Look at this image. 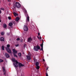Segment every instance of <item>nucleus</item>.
Wrapping results in <instances>:
<instances>
[{
  "label": "nucleus",
  "mask_w": 76,
  "mask_h": 76,
  "mask_svg": "<svg viewBox=\"0 0 76 76\" xmlns=\"http://www.w3.org/2000/svg\"><path fill=\"white\" fill-rule=\"evenodd\" d=\"M43 61H45V59H43Z\"/></svg>",
  "instance_id": "f704fd0d"
},
{
  "label": "nucleus",
  "mask_w": 76,
  "mask_h": 76,
  "mask_svg": "<svg viewBox=\"0 0 76 76\" xmlns=\"http://www.w3.org/2000/svg\"><path fill=\"white\" fill-rule=\"evenodd\" d=\"M40 35V33H38V35L39 36Z\"/></svg>",
  "instance_id": "72a5a7b5"
},
{
  "label": "nucleus",
  "mask_w": 76,
  "mask_h": 76,
  "mask_svg": "<svg viewBox=\"0 0 76 76\" xmlns=\"http://www.w3.org/2000/svg\"><path fill=\"white\" fill-rule=\"evenodd\" d=\"M5 56L6 58H9L10 57V56H9V54L6 53H5Z\"/></svg>",
  "instance_id": "9b49d317"
},
{
  "label": "nucleus",
  "mask_w": 76,
  "mask_h": 76,
  "mask_svg": "<svg viewBox=\"0 0 76 76\" xmlns=\"http://www.w3.org/2000/svg\"><path fill=\"white\" fill-rule=\"evenodd\" d=\"M15 62L16 63L14 64V66L15 68H16V67H18V64L19 63L17 60H15Z\"/></svg>",
  "instance_id": "39448f33"
},
{
  "label": "nucleus",
  "mask_w": 76,
  "mask_h": 76,
  "mask_svg": "<svg viewBox=\"0 0 76 76\" xmlns=\"http://www.w3.org/2000/svg\"><path fill=\"white\" fill-rule=\"evenodd\" d=\"M13 15H14L15 16H18V14L16 13V12H14Z\"/></svg>",
  "instance_id": "6ab92c4d"
},
{
  "label": "nucleus",
  "mask_w": 76,
  "mask_h": 76,
  "mask_svg": "<svg viewBox=\"0 0 76 76\" xmlns=\"http://www.w3.org/2000/svg\"><path fill=\"white\" fill-rule=\"evenodd\" d=\"M37 66V70H38L39 69V66Z\"/></svg>",
  "instance_id": "5701e85b"
},
{
  "label": "nucleus",
  "mask_w": 76,
  "mask_h": 76,
  "mask_svg": "<svg viewBox=\"0 0 76 76\" xmlns=\"http://www.w3.org/2000/svg\"><path fill=\"white\" fill-rule=\"evenodd\" d=\"M1 35H3L4 34V33L3 32H1Z\"/></svg>",
  "instance_id": "a878e982"
},
{
  "label": "nucleus",
  "mask_w": 76,
  "mask_h": 76,
  "mask_svg": "<svg viewBox=\"0 0 76 76\" xmlns=\"http://www.w3.org/2000/svg\"><path fill=\"white\" fill-rule=\"evenodd\" d=\"M3 71L4 72V75H6V69H5V67L3 66L2 67Z\"/></svg>",
  "instance_id": "423d86ee"
},
{
  "label": "nucleus",
  "mask_w": 76,
  "mask_h": 76,
  "mask_svg": "<svg viewBox=\"0 0 76 76\" xmlns=\"http://www.w3.org/2000/svg\"><path fill=\"white\" fill-rule=\"evenodd\" d=\"M43 51V47H42L41 49H40V50L41 51Z\"/></svg>",
  "instance_id": "cd10ccee"
},
{
  "label": "nucleus",
  "mask_w": 76,
  "mask_h": 76,
  "mask_svg": "<svg viewBox=\"0 0 76 76\" xmlns=\"http://www.w3.org/2000/svg\"><path fill=\"white\" fill-rule=\"evenodd\" d=\"M23 54H24V53L23 52Z\"/></svg>",
  "instance_id": "37998d69"
},
{
  "label": "nucleus",
  "mask_w": 76,
  "mask_h": 76,
  "mask_svg": "<svg viewBox=\"0 0 76 76\" xmlns=\"http://www.w3.org/2000/svg\"><path fill=\"white\" fill-rule=\"evenodd\" d=\"M19 17H17L15 19V20L18 22V21H19Z\"/></svg>",
  "instance_id": "4468645a"
},
{
  "label": "nucleus",
  "mask_w": 76,
  "mask_h": 76,
  "mask_svg": "<svg viewBox=\"0 0 76 76\" xmlns=\"http://www.w3.org/2000/svg\"><path fill=\"white\" fill-rule=\"evenodd\" d=\"M9 26H12V25H13V23H10L9 24Z\"/></svg>",
  "instance_id": "a211bd4d"
},
{
  "label": "nucleus",
  "mask_w": 76,
  "mask_h": 76,
  "mask_svg": "<svg viewBox=\"0 0 76 76\" xmlns=\"http://www.w3.org/2000/svg\"><path fill=\"white\" fill-rule=\"evenodd\" d=\"M8 19H9V20H10V19H11V17H8Z\"/></svg>",
  "instance_id": "7c9ffc66"
},
{
  "label": "nucleus",
  "mask_w": 76,
  "mask_h": 76,
  "mask_svg": "<svg viewBox=\"0 0 76 76\" xmlns=\"http://www.w3.org/2000/svg\"><path fill=\"white\" fill-rule=\"evenodd\" d=\"M15 46L16 47H19V44H18L16 45H15Z\"/></svg>",
  "instance_id": "2f4dec72"
},
{
  "label": "nucleus",
  "mask_w": 76,
  "mask_h": 76,
  "mask_svg": "<svg viewBox=\"0 0 76 76\" xmlns=\"http://www.w3.org/2000/svg\"><path fill=\"white\" fill-rule=\"evenodd\" d=\"M35 65L36 66H39V62H37L36 63Z\"/></svg>",
  "instance_id": "f3484780"
},
{
  "label": "nucleus",
  "mask_w": 76,
  "mask_h": 76,
  "mask_svg": "<svg viewBox=\"0 0 76 76\" xmlns=\"http://www.w3.org/2000/svg\"><path fill=\"white\" fill-rule=\"evenodd\" d=\"M7 48H6V49L7 51L9 53H12V51H11V50H10V49L9 48V47H10V45H7Z\"/></svg>",
  "instance_id": "f03ea898"
},
{
  "label": "nucleus",
  "mask_w": 76,
  "mask_h": 76,
  "mask_svg": "<svg viewBox=\"0 0 76 76\" xmlns=\"http://www.w3.org/2000/svg\"><path fill=\"white\" fill-rule=\"evenodd\" d=\"M19 40H20V38H18L17 39V41H19Z\"/></svg>",
  "instance_id": "c85d7f7f"
},
{
  "label": "nucleus",
  "mask_w": 76,
  "mask_h": 76,
  "mask_svg": "<svg viewBox=\"0 0 76 76\" xmlns=\"http://www.w3.org/2000/svg\"><path fill=\"white\" fill-rule=\"evenodd\" d=\"M46 76H48V73H47V72H46Z\"/></svg>",
  "instance_id": "c756f323"
},
{
  "label": "nucleus",
  "mask_w": 76,
  "mask_h": 76,
  "mask_svg": "<svg viewBox=\"0 0 76 76\" xmlns=\"http://www.w3.org/2000/svg\"><path fill=\"white\" fill-rule=\"evenodd\" d=\"M3 27L4 28H6L7 27V25L6 24H3Z\"/></svg>",
  "instance_id": "2eb2a0df"
},
{
  "label": "nucleus",
  "mask_w": 76,
  "mask_h": 76,
  "mask_svg": "<svg viewBox=\"0 0 76 76\" xmlns=\"http://www.w3.org/2000/svg\"><path fill=\"white\" fill-rule=\"evenodd\" d=\"M2 50H4V46L3 45L2 46Z\"/></svg>",
  "instance_id": "412c9836"
},
{
  "label": "nucleus",
  "mask_w": 76,
  "mask_h": 76,
  "mask_svg": "<svg viewBox=\"0 0 76 76\" xmlns=\"http://www.w3.org/2000/svg\"><path fill=\"white\" fill-rule=\"evenodd\" d=\"M23 29L24 31H28V28L26 25H24L23 27Z\"/></svg>",
  "instance_id": "20e7f679"
},
{
  "label": "nucleus",
  "mask_w": 76,
  "mask_h": 76,
  "mask_svg": "<svg viewBox=\"0 0 76 76\" xmlns=\"http://www.w3.org/2000/svg\"><path fill=\"white\" fill-rule=\"evenodd\" d=\"M48 68H47V70H48Z\"/></svg>",
  "instance_id": "ea45409f"
},
{
  "label": "nucleus",
  "mask_w": 76,
  "mask_h": 76,
  "mask_svg": "<svg viewBox=\"0 0 76 76\" xmlns=\"http://www.w3.org/2000/svg\"><path fill=\"white\" fill-rule=\"evenodd\" d=\"M1 19V18H0V23L1 22V20H0Z\"/></svg>",
  "instance_id": "e433bc0d"
},
{
  "label": "nucleus",
  "mask_w": 76,
  "mask_h": 76,
  "mask_svg": "<svg viewBox=\"0 0 76 76\" xmlns=\"http://www.w3.org/2000/svg\"><path fill=\"white\" fill-rule=\"evenodd\" d=\"M27 22H29V17L28 16V15H27Z\"/></svg>",
  "instance_id": "dca6fc26"
},
{
  "label": "nucleus",
  "mask_w": 76,
  "mask_h": 76,
  "mask_svg": "<svg viewBox=\"0 0 76 76\" xmlns=\"http://www.w3.org/2000/svg\"><path fill=\"white\" fill-rule=\"evenodd\" d=\"M43 43H43H44V41H42V43Z\"/></svg>",
  "instance_id": "a19ab883"
},
{
  "label": "nucleus",
  "mask_w": 76,
  "mask_h": 76,
  "mask_svg": "<svg viewBox=\"0 0 76 76\" xmlns=\"http://www.w3.org/2000/svg\"><path fill=\"white\" fill-rule=\"evenodd\" d=\"M24 12H25V15H27V16H28V14H27V11L26 10H24Z\"/></svg>",
  "instance_id": "ddd939ff"
},
{
  "label": "nucleus",
  "mask_w": 76,
  "mask_h": 76,
  "mask_svg": "<svg viewBox=\"0 0 76 76\" xmlns=\"http://www.w3.org/2000/svg\"><path fill=\"white\" fill-rule=\"evenodd\" d=\"M0 13H1V10H0Z\"/></svg>",
  "instance_id": "c9c22d12"
},
{
  "label": "nucleus",
  "mask_w": 76,
  "mask_h": 76,
  "mask_svg": "<svg viewBox=\"0 0 76 76\" xmlns=\"http://www.w3.org/2000/svg\"><path fill=\"white\" fill-rule=\"evenodd\" d=\"M3 60L0 59V63H1V62H3Z\"/></svg>",
  "instance_id": "393cba45"
},
{
  "label": "nucleus",
  "mask_w": 76,
  "mask_h": 76,
  "mask_svg": "<svg viewBox=\"0 0 76 76\" xmlns=\"http://www.w3.org/2000/svg\"><path fill=\"white\" fill-rule=\"evenodd\" d=\"M0 40H1V41H4V38L2 37L0 38Z\"/></svg>",
  "instance_id": "f8f14e48"
},
{
  "label": "nucleus",
  "mask_w": 76,
  "mask_h": 76,
  "mask_svg": "<svg viewBox=\"0 0 76 76\" xmlns=\"http://www.w3.org/2000/svg\"><path fill=\"white\" fill-rule=\"evenodd\" d=\"M42 41H44V40L42 39Z\"/></svg>",
  "instance_id": "c03bdc74"
},
{
  "label": "nucleus",
  "mask_w": 76,
  "mask_h": 76,
  "mask_svg": "<svg viewBox=\"0 0 76 76\" xmlns=\"http://www.w3.org/2000/svg\"><path fill=\"white\" fill-rule=\"evenodd\" d=\"M13 56L15 57H16V58H18V56H17V55H16L15 53L13 54Z\"/></svg>",
  "instance_id": "4be33fe9"
},
{
  "label": "nucleus",
  "mask_w": 76,
  "mask_h": 76,
  "mask_svg": "<svg viewBox=\"0 0 76 76\" xmlns=\"http://www.w3.org/2000/svg\"><path fill=\"white\" fill-rule=\"evenodd\" d=\"M18 55L19 56V57H21V53H18Z\"/></svg>",
  "instance_id": "aec40b11"
},
{
  "label": "nucleus",
  "mask_w": 76,
  "mask_h": 76,
  "mask_svg": "<svg viewBox=\"0 0 76 76\" xmlns=\"http://www.w3.org/2000/svg\"><path fill=\"white\" fill-rule=\"evenodd\" d=\"M34 49L35 51H38L39 50H40V47L38 46V45H37V46H34Z\"/></svg>",
  "instance_id": "7ed1b4c3"
},
{
  "label": "nucleus",
  "mask_w": 76,
  "mask_h": 76,
  "mask_svg": "<svg viewBox=\"0 0 76 76\" xmlns=\"http://www.w3.org/2000/svg\"><path fill=\"white\" fill-rule=\"evenodd\" d=\"M0 3H1V1H0Z\"/></svg>",
  "instance_id": "79ce46f5"
},
{
  "label": "nucleus",
  "mask_w": 76,
  "mask_h": 76,
  "mask_svg": "<svg viewBox=\"0 0 76 76\" xmlns=\"http://www.w3.org/2000/svg\"><path fill=\"white\" fill-rule=\"evenodd\" d=\"M32 41V38L31 37H29L28 39V42H31V41Z\"/></svg>",
  "instance_id": "0eeeda50"
},
{
  "label": "nucleus",
  "mask_w": 76,
  "mask_h": 76,
  "mask_svg": "<svg viewBox=\"0 0 76 76\" xmlns=\"http://www.w3.org/2000/svg\"><path fill=\"white\" fill-rule=\"evenodd\" d=\"M13 7L14 8H16V7H17V8H20V3L19 2H16L15 3V5L14 4L13 5Z\"/></svg>",
  "instance_id": "f257e3e1"
},
{
  "label": "nucleus",
  "mask_w": 76,
  "mask_h": 76,
  "mask_svg": "<svg viewBox=\"0 0 76 76\" xmlns=\"http://www.w3.org/2000/svg\"><path fill=\"white\" fill-rule=\"evenodd\" d=\"M13 52L15 54H17L18 53V51H17L15 49H12Z\"/></svg>",
  "instance_id": "1a4fd4ad"
},
{
  "label": "nucleus",
  "mask_w": 76,
  "mask_h": 76,
  "mask_svg": "<svg viewBox=\"0 0 76 76\" xmlns=\"http://www.w3.org/2000/svg\"><path fill=\"white\" fill-rule=\"evenodd\" d=\"M40 47H41V48L43 47V43H42L40 45Z\"/></svg>",
  "instance_id": "b1692460"
},
{
  "label": "nucleus",
  "mask_w": 76,
  "mask_h": 76,
  "mask_svg": "<svg viewBox=\"0 0 76 76\" xmlns=\"http://www.w3.org/2000/svg\"><path fill=\"white\" fill-rule=\"evenodd\" d=\"M1 10H4V9L3 8H1Z\"/></svg>",
  "instance_id": "bb28decb"
},
{
  "label": "nucleus",
  "mask_w": 76,
  "mask_h": 76,
  "mask_svg": "<svg viewBox=\"0 0 76 76\" xmlns=\"http://www.w3.org/2000/svg\"><path fill=\"white\" fill-rule=\"evenodd\" d=\"M42 38H41V37H39V39H41Z\"/></svg>",
  "instance_id": "4c0bfd02"
},
{
  "label": "nucleus",
  "mask_w": 76,
  "mask_h": 76,
  "mask_svg": "<svg viewBox=\"0 0 76 76\" xmlns=\"http://www.w3.org/2000/svg\"><path fill=\"white\" fill-rule=\"evenodd\" d=\"M37 38H38V39H39V37L38 36H37Z\"/></svg>",
  "instance_id": "58836bf2"
},
{
  "label": "nucleus",
  "mask_w": 76,
  "mask_h": 76,
  "mask_svg": "<svg viewBox=\"0 0 76 76\" xmlns=\"http://www.w3.org/2000/svg\"><path fill=\"white\" fill-rule=\"evenodd\" d=\"M7 35H10V33H7Z\"/></svg>",
  "instance_id": "473e14b6"
},
{
  "label": "nucleus",
  "mask_w": 76,
  "mask_h": 76,
  "mask_svg": "<svg viewBox=\"0 0 76 76\" xmlns=\"http://www.w3.org/2000/svg\"><path fill=\"white\" fill-rule=\"evenodd\" d=\"M27 59V60H31V56H26Z\"/></svg>",
  "instance_id": "9d476101"
},
{
  "label": "nucleus",
  "mask_w": 76,
  "mask_h": 76,
  "mask_svg": "<svg viewBox=\"0 0 76 76\" xmlns=\"http://www.w3.org/2000/svg\"><path fill=\"white\" fill-rule=\"evenodd\" d=\"M18 66L19 67H23V66H24V65L23 64L21 63H19L18 64Z\"/></svg>",
  "instance_id": "6e6552de"
}]
</instances>
